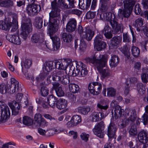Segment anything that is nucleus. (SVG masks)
<instances>
[{
    "label": "nucleus",
    "mask_w": 148,
    "mask_h": 148,
    "mask_svg": "<svg viewBox=\"0 0 148 148\" xmlns=\"http://www.w3.org/2000/svg\"><path fill=\"white\" fill-rule=\"evenodd\" d=\"M55 91L56 94L58 97H60L64 96V93L61 87H58L56 89Z\"/></svg>",
    "instance_id": "69168bd1"
},
{
    "label": "nucleus",
    "mask_w": 148,
    "mask_h": 148,
    "mask_svg": "<svg viewBox=\"0 0 148 148\" xmlns=\"http://www.w3.org/2000/svg\"><path fill=\"white\" fill-rule=\"evenodd\" d=\"M107 95L109 97H114L116 94V90L113 88H110L107 89Z\"/></svg>",
    "instance_id": "864d4df0"
},
{
    "label": "nucleus",
    "mask_w": 148,
    "mask_h": 148,
    "mask_svg": "<svg viewBox=\"0 0 148 148\" xmlns=\"http://www.w3.org/2000/svg\"><path fill=\"white\" fill-rule=\"evenodd\" d=\"M44 37L43 32L34 34L31 37V41L33 43H40L43 41Z\"/></svg>",
    "instance_id": "ddd939ff"
},
{
    "label": "nucleus",
    "mask_w": 148,
    "mask_h": 148,
    "mask_svg": "<svg viewBox=\"0 0 148 148\" xmlns=\"http://www.w3.org/2000/svg\"><path fill=\"white\" fill-rule=\"evenodd\" d=\"M11 85L10 87V92L13 94L16 91L19 92L21 89L19 87L18 82L14 78H12L11 80Z\"/></svg>",
    "instance_id": "4468645a"
},
{
    "label": "nucleus",
    "mask_w": 148,
    "mask_h": 148,
    "mask_svg": "<svg viewBox=\"0 0 148 148\" xmlns=\"http://www.w3.org/2000/svg\"><path fill=\"white\" fill-rule=\"evenodd\" d=\"M42 23L43 19L40 17H37L36 19L34 25L36 28L40 29L42 26Z\"/></svg>",
    "instance_id": "c03bdc74"
},
{
    "label": "nucleus",
    "mask_w": 148,
    "mask_h": 148,
    "mask_svg": "<svg viewBox=\"0 0 148 148\" xmlns=\"http://www.w3.org/2000/svg\"><path fill=\"white\" fill-rule=\"evenodd\" d=\"M137 90L138 93L141 95H143L145 92V89L143 86L142 83H138L136 85Z\"/></svg>",
    "instance_id": "c9c22d12"
},
{
    "label": "nucleus",
    "mask_w": 148,
    "mask_h": 148,
    "mask_svg": "<svg viewBox=\"0 0 148 148\" xmlns=\"http://www.w3.org/2000/svg\"><path fill=\"white\" fill-rule=\"evenodd\" d=\"M61 65L60 66V70L66 71L71 61H69L68 59H61Z\"/></svg>",
    "instance_id": "c756f323"
},
{
    "label": "nucleus",
    "mask_w": 148,
    "mask_h": 148,
    "mask_svg": "<svg viewBox=\"0 0 148 148\" xmlns=\"http://www.w3.org/2000/svg\"><path fill=\"white\" fill-rule=\"evenodd\" d=\"M117 130L116 125L113 123H110L108 128L107 135L109 138L115 139L116 136L115 134Z\"/></svg>",
    "instance_id": "f8f14e48"
},
{
    "label": "nucleus",
    "mask_w": 148,
    "mask_h": 148,
    "mask_svg": "<svg viewBox=\"0 0 148 148\" xmlns=\"http://www.w3.org/2000/svg\"><path fill=\"white\" fill-rule=\"evenodd\" d=\"M140 120L141 122L143 123L144 125L147 124L148 121V116L146 114H144L142 116V118Z\"/></svg>",
    "instance_id": "338daca9"
},
{
    "label": "nucleus",
    "mask_w": 148,
    "mask_h": 148,
    "mask_svg": "<svg viewBox=\"0 0 148 148\" xmlns=\"http://www.w3.org/2000/svg\"><path fill=\"white\" fill-rule=\"evenodd\" d=\"M40 9V5L34 4H28L26 8V10L29 15L33 16L36 15Z\"/></svg>",
    "instance_id": "9d476101"
},
{
    "label": "nucleus",
    "mask_w": 148,
    "mask_h": 148,
    "mask_svg": "<svg viewBox=\"0 0 148 148\" xmlns=\"http://www.w3.org/2000/svg\"><path fill=\"white\" fill-rule=\"evenodd\" d=\"M130 121H131L132 123H134L137 118L136 112L135 110L132 109L130 110Z\"/></svg>",
    "instance_id": "3c124183"
},
{
    "label": "nucleus",
    "mask_w": 148,
    "mask_h": 148,
    "mask_svg": "<svg viewBox=\"0 0 148 148\" xmlns=\"http://www.w3.org/2000/svg\"><path fill=\"white\" fill-rule=\"evenodd\" d=\"M21 27V32L20 35L25 40L27 37V33L31 32L32 29V25L30 19L27 18H23L22 21Z\"/></svg>",
    "instance_id": "7ed1b4c3"
},
{
    "label": "nucleus",
    "mask_w": 148,
    "mask_h": 148,
    "mask_svg": "<svg viewBox=\"0 0 148 148\" xmlns=\"http://www.w3.org/2000/svg\"><path fill=\"white\" fill-rule=\"evenodd\" d=\"M120 50L124 54L125 59L127 60L129 59L130 57L129 50L127 46H124L120 49Z\"/></svg>",
    "instance_id": "4c0bfd02"
},
{
    "label": "nucleus",
    "mask_w": 148,
    "mask_h": 148,
    "mask_svg": "<svg viewBox=\"0 0 148 148\" xmlns=\"http://www.w3.org/2000/svg\"><path fill=\"white\" fill-rule=\"evenodd\" d=\"M6 38L10 42L16 45H20L21 43L19 37L16 35L8 34L6 36Z\"/></svg>",
    "instance_id": "aec40b11"
},
{
    "label": "nucleus",
    "mask_w": 148,
    "mask_h": 148,
    "mask_svg": "<svg viewBox=\"0 0 148 148\" xmlns=\"http://www.w3.org/2000/svg\"><path fill=\"white\" fill-rule=\"evenodd\" d=\"M17 23V21L16 19L13 18L12 23V28L11 30V32H14L17 31L18 29Z\"/></svg>",
    "instance_id": "5fc2aeb1"
},
{
    "label": "nucleus",
    "mask_w": 148,
    "mask_h": 148,
    "mask_svg": "<svg viewBox=\"0 0 148 148\" xmlns=\"http://www.w3.org/2000/svg\"><path fill=\"white\" fill-rule=\"evenodd\" d=\"M9 91L10 88H8L7 84L2 83L0 84V93L3 94Z\"/></svg>",
    "instance_id": "473e14b6"
},
{
    "label": "nucleus",
    "mask_w": 148,
    "mask_h": 148,
    "mask_svg": "<svg viewBox=\"0 0 148 148\" xmlns=\"http://www.w3.org/2000/svg\"><path fill=\"white\" fill-rule=\"evenodd\" d=\"M23 65L25 67L28 69L30 67L32 64V61L30 59H26L23 62Z\"/></svg>",
    "instance_id": "052dcab7"
},
{
    "label": "nucleus",
    "mask_w": 148,
    "mask_h": 148,
    "mask_svg": "<svg viewBox=\"0 0 148 148\" xmlns=\"http://www.w3.org/2000/svg\"><path fill=\"white\" fill-rule=\"evenodd\" d=\"M103 38L102 35L99 34L97 35L94 39V47L98 51H101L106 47V43L102 41Z\"/></svg>",
    "instance_id": "1a4fd4ad"
},
{
    "label": "nucleus",
    "mask_w": 148,
    "mask_h": 148,
    "mask_svg": "<svg viewBox=\"0 0 148 148\" xmlns=\"http://www.w3.org/2000/svg\"><path fill=\"white\" fill-rule=\"evenodd\" d=\"M8 105L12 110V115H16L18 114L21 108L19 103L14 101L12 103H9Z\"/></svg>",
    "instance_id": "2eb2a0df"
},
{
    "label": "nucleus",
    "mask_w": 148,
    "mask_h": 148,
    "mask_svg": "<svg viewBox=\"0 0 148 148\" xmlns=\"http://www.w3.org/2000/svg\"><path fill=\"white\" fill-rule=\"evenodd\" d=\"M119 62V58L118 56L115 55H113L110 61V65L112 67H115L118 64Z\"/></svg>",
    "instance_id": "a878e982"
},
{
    "label": "nucleus",
    "mask_w": 148,
    "mask_h": 148,
    "mask_svg": "<svg viewBox=\"0 0 148 148\" xmlns=\"http://www.w3.org/2000/svg\"><path fill=\"white\" fill-rule=\"evenodd\" d=\"M77 69L79 70L80 76L84 77L88 73L86 66L81 62H77Z\"/></svg>",
    "instance_id": "f3484780"
},
{
    "label": "nucleus",
    "mask_w": 148,
    "mask_h": 148,
    "mask_svg": "<svg viewBox=\"0 0 148 148\" xmlns=\"http://www.w3.org/2000/svg\"><path fill=\"white\" fill-rule=\"evenodd\" d=\"M22 122L24 125L30 126L33 124V120L28 116H25L23 118Z\"/></svg>",
    "instance_id": "58836bf2"
},
{
    "label": "nucleus",
    "mask_w": 148,
    "mask_h": 148,
    "mask_svg": "<svg viewBox=\"0 0 148 148\" xmlns=\"http://www.w3.org/2000/svg\"><path fill=\"white\" fill-rule=\"evenodd\" d=\"M100 2L101 4L99 8V10L101 12H106L108 9L107 4L104 1H100Z\"/></svg>",
    "instance_id": "de8ad7c7"
},
{
    "label": "nucleus",
    "mask_w": 148,
    "mask_h": 148,
    "mask_svg": "<svg viewBox=\"0 0 148 148\" xmlns=\"http://www.w3.org/2000/svg\"><path fill=\"white\" fill-rule=\"evenodd\" d=\"M96 12L90 11H88L86 14V17L87 19H92L94 18L96 15Z\"/></svg>",
    "instance_id": "bf43d9fd"
},
{
    "label": "nucleus",
    "mask_w": 148,
    "mask_h": 148,
    "mask_svg": "<svg viewBox=\"0 0 148 148\" xmlns=\"http://www.w3.org/2000/svg\"><path fill=\"white\" fill-rule=\"evenodd\" d=\"M144 20L142 18L140 17L137 19L135 21L134 25L138 31L139 32L142 30V27L144 24Z\"/></svg>",
    "instance_id": "393cba45"
},
{
    "label": "nucleus",
    "mask_w": 148,
    "mask_h": 148,
    "mask_svg": "<svg viewBox=\"0 0 148 148\" xmlns=\"http://www.w3.org/2000/svg\"><path fill=\"white\" fill-rule=\"evenodd\" d=\"M56 3L53 2L51 4L52 10L49 13V33L51 38L52 39L53 45L52 47L46 44H42L40 48L43 50H46L47 48L50 50H56L59 48L60 41V38L57 36H53V34L57 31V27L59 23V20L57 17L59 15L60 10L57 6Z\"/></svg>",
    "instance_id": "f257e3e1"
},
{
    "label": "nucleus",
    "mask_w": 148,
    "mask_h": 148,
    "mask_svg": "<svg viewBox=\"0 0 148 148\" xmlns=\"http://www.w3.org/2000/svg\"><path fill=\"white\" fill-rule=\"evenodd\" d=\"M67 106L66 100L64 99H60L56 101V106L59 110H62L65 108Z\"/></svg>",
    "instance_id": "4be33fe9"
},
{
    "label": "nucleus",
    "mask_w": 148,
    "mask_h": 148,
    "mask_svg": "<svg viewBox=\"0 0 148 148\" xmlns=\"http://www.w3.org/2000/svg\"><path fill=\"white\" fill-rule=\"evenodd\" d=\"M137 134L136 125L134 123L131 124V127L130 128V136L135 137L137 136Z\"/></svg>",
    "instance_id": "ea45409f"
},
{
    "label": "nucleus",
    "mask_w": 148,
    "mask_h": 148,
    "mask_svg": "<svg viewBox=\"0 0 148 148\" xmlns=\"http://www.w3.org/2000/svg\"><path fill=\"white\" fill-rule=\"evenodd\" d=\"M109 22L112 28L116 32H119L123 27L122 24H119L117 22L114 20H111Z\"/></svg>",
    "instance_id": "412c9836"
},
{
    "label": "nucleus",
    "mask_w": 148,
    "mask_h": 148,
    "mask_svg": "<svg viewBox=\"0 0 148 148\" xmlns=\"http://www.w3.org/2000/svg\"><path fill=\"white\" fill-rule=\"evenodd\" d=\"M92 121L93 122H96L99 121L104 118V117L101 116L100 118L99 113L95 111L93 112L90 116Z\"/></svg>",
    "instance_id": "bb28decb"
},
{
    "label": "nucleus",
    "mask_w": 148,
    "mask_h": 148,
    "mask_svg": "<svg viewBox=\"0 0 148 148\" xmlns=\"http://www.w3.org/2000/svg\"><path fill=\"white\" fill-rule=\"evenodd\" d=\"M49 91L47 88L45 86H43L41 88L40 93L43 96L45 97L47 95L49 94Z\"/></svg>",
    "instance_id": "6e6d98bb"
},
{
    "label": "nucleus",
    "mask_w": 148,
    "mask_h": 148,
    "mask_svg": "<svg viewBox=\"0 0 148 148\" xmlns=\"http://www.w3.org/2000/svg\"><path fill=\"white\" fill-rule=\"evenodd\" d=\"M129 117L124 119L122 121L121 123L119 125L120 128H123L125 127L127 125L129 124Z\"/></svg>",
    "instance_id": "13d9d810"
},
{
    "label": "nucleus",
    "mask_w": 148,
    "mask_h": 148,
    "mask_svg": "<svg viewBox=\"0 0 148 148\" xmlns=\"http://www.w3.org/2000/svg\"><path fill=\"white\" fill-rule=\"evenodd\" d=\"M90 108L89 106L79 107L78 108V112L83 115H86L90 111Z\"/></svg>",
    "instance_id": "f704fd0d"
},
{
    "label": "nucleus",
    "mask_w": 148,
    "mask_h": 148,
    "mask_svg": "<svg viewBox=\"0 0 148 148\" xmlns=\"http://www.w3.org/2000/svg\"><path fill=\"white\" fill-rule=\"evenodd\" d=\"M54 76V79H56V82L59 81L63 84H67L70 82L69 77L67 75L66 72L63 71H58L53 72Z\"/></svg>",
    "instance_id": "39448f33"
},
{
    "label": "nucleus",
    "mask_w": 148,
    "mask_h": 148,
    "mask_svg": "<svg viewBox=\"0 0 148 148\" xmlns=\"http://www.w3.org/2000/svg\"><path fill=\"white\" fill-rule=\"evenodd\" d=\"M52 130H49L48 131H46L44 130H43L41 128H39L38 129V132L42 136L45 135L46 133H47V132L49 133V136H51L53 135V133H52Z\"/></svg>",
    "instance_id": "4d7b16f0"
},
{
    "label": "nucleus",
    "mask_w": 148,
    "mask_h": 148,
    "mask_svg": "<svg viewBox=\"0 0 148 148\" xmlns=\"http://www.w3.org/2000/svg\"><path fill=\"white\" fill-rule=\"evenodd\" d=\"M141 77L143 82L146 83L148 81V72L146 73H143L141 75Z\"/></svg>",
    "instance_id": "774afa93"
},
{
    "label": "nucleus",
    "mask_w": 148,
    "mask_h": 148,
    "mask_svg": "<svg viewBox=\"0 0 148 148\" xmlns=\"http://www.w3.org/2000/svg\"><path fill=\"white\" fill-rule=\"evenodd\" d=\"M57 6L63 9H67L69 8L68 5L66 3L64 0H61L60 1L57 2Z\"/></svg>",
    "instance_id": "37998d69"
},
{
    "label": "nucleus",
    "mask_w": 148,
    "mask_h": 148,
    "mask_svg": "<svg viewBox=\"0 0 148 148\" xmlns=\"http://www.w3.org/2000/svg\"><path fill=\"white\" fill-rule=\"evenodd\" d=\"M77 30L82 38L88 41L90 40L94 35V32L89 27L83 28L81 26L79 25Z\"/></svg>",
    "instance_id": "20e7f679"
},
{
    "label": "nucleus",
    "mask_w": 148,
    "mask_h": 148,
    "mask_svg": "<svg viewBox=\"0 0 148 148\" xmlns=\"http://www.w3.org/2000/svg\"><path fill=\"white\" fill-rule=\"evenodd\" d=\"M12 26V23L10 22L9 23H6L5 22H2L1 24L0 25V28L2 30H7L10 29V28Z\"/></svg>",
    "instance_id": "09e8293b"
},
{
    "label": "nucleus",
    "mask_w": 148,
    "mask_h": 148,
    "mask_svg": "<svg viewBox=\"0 0 148 148\" xmlns=\"http://www.w3.org/2000/svg\"><path fill=\"white\" fill-rule=\"evenodd\" d=\"M40 113L36 114L34 116V120L38 124L43 119Z\"/></svg>",
    "instance_id": "0e129e2a"
},
{
    "label": "nucleus",
    "mask_w": 148,
    "mask_h": 148,
    "mask_svg": "<svg viewBox=\"0 0 148 148\" xmlns=\"http://www.w3.org/2000/svg\"><path fill=\"white\" fill-rule=\"evenodd\" d=\"M69 89L71 92L75 93L79 92V88L78 85L74 83H71L69 85Z\"/></svg>",
    "instance_id": "2f4dec72"
},
{
    "label": "nucleus",
    "mask_w": 148,
    "mask_h": 148,
    "mask_svg": "<svg viewBox=\"0 0 148 148\" xmlns=\"http://www.w3.org/2000/svg\"><path fill=\"white\" fill-rule=\"evenodd\" d=\"M49 72L45 71V69H44L43 71L39 75V77H37V79L38 78H40V80H43L45 79L46 76L49 74Z\"/></svg>",
    "instance_id": "e2e57ef3"
},
{
    "label": "nucleus",
    "mask_w": 148,
    "mask_h": 148,
    "mask_svg": "<svg viewBox=\"0 0 148 148\" xmlns=\"http://www.w3.org/2000/svg\"><path fill=\"white\" fill-rule=\"evenodd\" d=\"M56 100V98L53 95H50L47 99L48 103L50 106L53 108L55 107V102Z\"/></svg>",
    "instance_id": "7c9ffc66"
},
{
    "label": "nucleus",
    "mask_w": 148,
    "mask_h": 148,
    "mask_svg": "<svg viewBox=\"0 0 148 148\" xmlns=\"http://www.w3.org/2000/svg\"><path fill=\"white\" fill-rule=\"evenodd\" d=\"M105 127V125L103 121L97 123L95 127L92 129L93 133L100 138H103L104 133L103 130Z\"/></svg>",
    "instance_id": "6e6552de"
},
{
    "label": "nucleus",
    "mask_w": 148,
    "mask_h": 148,
    "mask_svg": "<svg viewBox=\"0 0 148 148\" xmlns=\"http://www.w3.org/2000/svg\"><path fill=\"white\" fill-rule=\"evenodd\" d=\"M55 68L54 61H49L46 63L45 69L46 72H49Z\"/></svg>",
    "instance_id": "c85d7f7f"
},
{
    "label": "nucleus",
    "mask_w": 148,
    "mask_h": 148,
    "mask_svg": "<svg viewBox=\"0 0 148 148\" xmlns=\"http://www.w3.org/2000/svg\"><path fill=\"white\" fill-rule=\"evenodd\" d=\"M123 3L124 9H119L117 14L118 17L122 19L130 16V0H124Z\"/></svg>",
    "instance_id": "0eeeda50"
},
{
    "label": "nucleus",
    "mask_w": 148,
    "mask_h": 148,
    "mask_svg": "<svg viewBox=\"0 0 148 148\" xmlns=\"http://www.w3.org/2000/svg\"><path fill=\"white\" fill-rule=\"evenodd\" d=\"M62 37L63 41L66 42H70L72 39V36L71 34L66 33H63Z\"/></svg>",
    "instance_id": "a19ab883"
},
{
    "label": "nucleus",
    "mask_w": 148,
    "mask_h": 148,
    "mask_svg": "<svg viewBox=\"0 0 148 148\" xmlns=\"http://www.w3.org/2000/svg\"><path fill=\"white\" fill-rule=\"evenodd\" d=\"M77 25V22L74 18L70 19L67 24L66 29V31L69 32H73L75 30Z\"/></svg>",
    "instance_id": "dca6fc26"
},
{
    "label": "nucleus",
    "mask_w": 148,
    "mask_h": 148,
    "mask_svg": "<svg viewBox=\"0 0 148 148\" xmlns=\"http://www.w3.org/2000/svg\"><path fill=\"white\" fill-rule=\"evenodd\" d=\"M114 112V117L115 119L124 116L125 113L124 110L122 109L121 107L119 106H116Z\"/></svg>",
    "instance_id": "6ab92c4d"
},
{
    "label": "nucleus",
    "mask_w": 148,
    "mask_h": 148,
    "mask_svg": "<svg viewBox=\"0 0 148 148\" xmlns=\"http://www.w3.org/2000/svg\"><path fill=\"white\" fill-rule=\"evenodd\" d=\"M102 33L107 38H110L112 37V35L111 32V28L108 25L105 26L104 29L102 30Z\"/></svg>",
    "instance_id": "b1692460"
},
{
    "label": "nucleus",
    "mask_w": 148,
    "mask_h": 148,
    "mask_svg": "<svg viewBox=\"0 0 148 148\" xmlns=\"http://www.w3.org/2000/svg\"><path fill=\"white\" fill-rule=\"evenodd\" d=\"M132 54L134 57L135 58H137L138 57L140 53L139 49L135 46H133L131 49Z\"/></svg>",
    "instance_id": "a18cd8bd"
},
{
    "label": "nucleus",
    "mask_w": 148,
    "mask_h": 148,
    "mask_svg": "<svg viewBox=\"0 0 148 148\" xmlns=\"http://www.w3.org/2000/svg\"><path fill=\"white\" fill-rule=\"evenodd\" d=\"M67 14H75L78 16H80L82 14V12L77 9H70L66 11Z\"/></svg>",
    "instance_id": "79ce46f5"
},
{
    "label": "nucleus",
    "mask_w": 148,
    "mask_h": 148,
    "mask_svg": "<svg viewBox=\"0 0 148 148\" xmlns=\"http://www.w3.org/2000/svg\"><path fill=\"white\" fill-rule=\"evenodd\" d=\"M1 113L0 122L5 123L8 119L10 115L9 108L7 105L3 102L0 101V109Z\"/></svg>",
    "instance_id": "423d86ee"
},
{
    "label": "nucleus",
    "mask_w": 148,
    "mask_h": 148,
    "mask_svg": "<svg viewBox=\"0 0 148 148\" xmlns=\"http://www.w3.org/2000/svg\"><path fill=\"white\" fill-rule=\"evenodd\" d=\"M77 62H77L76 63V69H75V68H74L73 70L72 71V75L74 77L78 75H79L80 76L79 70H78V69H77Z\"/></svg>",
    "instance_id": "680f3d73"
},
{
    "label": "nucleus",
    "mask_w": 148,
    "mask_h": 148,
    "mask_svg": "<svg viewBox=\"0 0 148 148\" xmlns=\"http://www.w3.org/2000/svg\"><path fill=\"white\" fill-rule=\"evenodd\" d=\"M81 121V119L80 116L78 115H75L72 117L71 121L68 122V123H70L71 122L73 123L74 125H76L80 122Z\"/></svg>",
    "instance_id": "e433bc0d"
},
{
    "label": "nucleus",
    "mask_w": 148,
    "mask_h": 148,
    "mask_svg": "<svg viewBox=\"0 0 148 148\" xmlns=\"http://www.w3.org/2000/svg\"><path fill=\"white\" fill-rule=\"evenodd\" d=\"M79 45V49L80 52H84L86 50L87 45L83 39L80 40Z\"/></svg>",
    "instance_id": "8fccbe9b"
},
{
    "label": "nucleus",
    "mask_w": 148,
    "mask_h": 148,
    "mask_svg": "<svg viewBox=\"0 0 148 148\" xmlns=\"http://www.w3.org/2000/svg\"><path fill=\"white\" fill-rule=\"evenodd\" d=\"M102 88L101 84L96 82L90 83L88 85V89L90 92L95 95L99 94Z\"/></svg>",
    "instance_id": "9b49d317"
},
{
    "label": "nucleus",
    "mask_w": 148,
    "mask_h": 148,
    "mask_svg": "<svg viewBox=\"0 0 148 148\" xmlns=\"http://www.w3.org/2000/svg\"><path fill=\"white\" fill-rule=\"evenodd\" d=\"M97 107L98 109L101 110H106L108 108V105H104L103 103V101L101 100L99 101L97 105Z\"/></svg>",
    "instance_id": "49530a36"
},
{
    "label": "nucleus",
    "mask_w": 148,
    "mask_h": 148,
    "mask_svg": "<svg viewBox=\"0 0 148 148\" xmlns=\"http://www.w3.org/2000/svg\"><path fill=\"white\" fill-rule=\"evenodd\" d=\"M148 134L144 130L140 131L138 134V138L139 141L142 143L145 144L148 140Z\"/></svg>",
    "instance_id": "a211bd4d"
},
{
    "label": "nucleus",
    "mask_w": 148,
    "mask_h": 148,
    "mask_svg": "<svg viewBox=\"0 0 148 148\" xmlns=\"http://www.w3.org/2000/svg\"><path fill=\"white\" fill-rule=\"evenodd\" d=\"M108 59L107 56L99 54L97 57L94 56L91 58H87L86 61L87 62L94 64L100 73L101 77L104 78H107L110 76L108 68L103 69V67L106 66Z\"/></svg>",
    "instance_id": "f03ea898"
},
{
    "label": "nucleus",
    "mask_w": 148,
    "mask_h": 148,
    "mask_svg": "<svg viewBox=\"0 0 148 148\" xmlns=\"http://www.w3.org/2000/svg\"><path fill=\"white\" fill-rule=\"evenodd\" d=\"M91 0H83V2L82 1H79V5L80 8L83 10H88L90 7Z\"/></svg>",
    "instance_id": "5701e85b"
},
{
    "label": "nucleus",
    "mask_w": 148,
    "mask_h": 148,
    "mask_svg": "<svg viewBox=\"0 0 148 148\" xmlns=\"http://www.w3.org/2000/svg\"><path fill=\"white\" fill-rule=\"evenodd\" d=\"M111 14L110 12L103 13L100 15V17L103 20H109L111 16Z\"/></svg>",
    "instance_id": "603ef678"
},
{
    "label": "nucleus",
    "mask_w": 148,
    "mask_h": 148,
    "mask_svg": "<svg viewBox=\"0 0 148 148\" xmlns=\"http://www.w3.org/2000/svg\"><path fill=\"white\" fill-rule=\"evenodd\" d=\"M13 0H7L3 1L0 3V6L6 7H12L14 6Z\"/></svg>",
    "instance_id": "72a5a7b5"
},
{
    "label": "nucleus",
    "mask_w": 148,
    "mask_h": 148,
    "mask_svg": "<svg viewBox=\"0 0 148 148\" xmlns=\"http://www.w3.org/2000/svg\"><path fill=\"white\" fill-rule=\"evenodd\" d=\"M119 42L120 40L117 37H113L109 44V47L111 49L115 48Z\"/></svg>",
    "instance_id": "cd10ccee"
}]
</instances>
